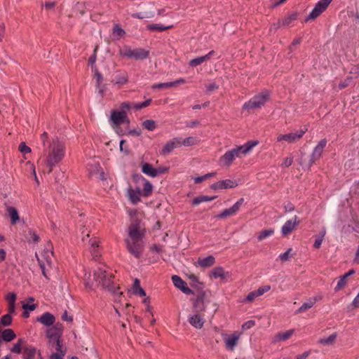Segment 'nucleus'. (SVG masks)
I'll return each instance as SVG.
<instances>
[{
    "instance_id": "nucleus-21",
    "label": "nucleus",
    "mask_w": 359,
    "mask_h": 359,
    "mask_svg": "<svg viewBox=\"0 0 359 359\" xmlns=\"http://www.w3.org/2000/svg\"><path fill=\"white\" fill-rule=\"evenodd\" d=\"M48 347L50 351H55V353L66 354L67 348L61 344V339L48 342Z\"/></svg>"
},
{
    "instance_id": "nucleus-40",
    "label": "nucleus",
    "mask_w": 359,
    "mask_h": 359,
    "mask_svg": "<svg viewBox=\"0 0 359 359\" xmlns=\"http://www.w3.org/2000/svg\"><path fill=\"white\" fill-rule=\"evenodd\" d=\"M131 16L135 18L144 19V18H151L154 16V15L152 11H149V12H140V13H133L131 15Z\"/></svg>"
},
{
    "instance_id": "nucleus-5",
    "label": "nucleus",
    "mask_w": 359,
    "mask_h": 359,
    "mask_svg": "<svg viewBox=\"0 0 359 359\" xmlns=\"http://www.w3.org/2000/svg\"><path fill=\"white\" fill-rule=\"evenodd\" d=\"M269 93L266 91L255 95L248 102H245L243 109L246 110H254L262 107L269 100Z\"/></svg>"
},
{
    "instance_id": "nucleus-26",
    "label": "nucleus",
    "mask_w": 359,
    "mask_h": 359,
    "mask_svg": "<svg viewBox=\"0 0 359 359\" xmlns=\"http://www.w3.org/2000/svg\"><path fill=\"white\" fill-rule=\"evenodd\" d=\"M194 307L196 313L201 314V312L205 311V305L204 304L203 295H199L194 303Z\"/></svg>"
},
{
    "instance_id": "nucleus-12",
    "label": "nucleus",
    "mask_w": 359,
    "mask_h": 359,
    "mask_svg": "<svg viewBox=\"0 0 359 359\" xmlns=\"http://www.w3.org/2000/svg\"><path fill=\"white\" fill-rule=\"evenodd\" d=\"M241 334L234 332L230 334H223V340L227 349L233 351L238 344Z\"/></svg>"
},
{
    "instance_id": "nucleus-17",
    "label": "nucleus",
    "mask_w": 359,
    "mask_h": 359,
    "mask_svg": "<svg viewBox=\"0 0 359 359\" xmlns=\"http://www.w3.org/2000/svg\"><path fill=\"white\" fill-rule=\"evenodd\" d=\"M180 147V138L175 137L171 140L168 141L163 147L162 150L160 151L161 155H167L170 154L173 149L177 147Z\"/></svg>"
},
{
    "instance_id": "nucleus-22",
    "label": "nucleus",
    "mask_w": 359,
    "mask_h": 359,
    "mask_svg": "<svg viewBox=\"0 0 359 359\" xmlns=\"http://www.w3.org/2000/svg\"><path fill=\"white\" fill-rule=\"evenodd\" d=\"M189 321L191 325L197 329H201L205 323V319L199 313L190 316Z\"/></svg>"
},
{
    "instance_id": "nucleus-43",
    "label": "nucleus",
    "mask_w": 359,
    "mask_h": 359,
    "mask_svg": "<svg viewBox=\"0 0 359 359\" xmlns=\"http://www.w3.org/2000/svg\"><path fill=\"white\" fill-rule=\"evenodd\" d=\"M142 126L144 128L147 129L148 130L152 131L154 130L156 127V123L153 120H146L142 123Z\"/></svg>"
},
{
    "instance_id": "nucleus-13",
    "label": "nucleus",
    "mask_w": 359,
    "mask_h": 359,
    "mask_svg": "<svg viewBox=\"0 0 359 359\" xmlns=\"http://www.w3.org/2000/svg\"><path fill=\"white\" fill-rule=\"evenodd\" d=\"M297 17L298 13L297 12L289 13L284 18L279 20L277 23H275L273 25L274 28L277 29L281 27H289L297 19Z\"/></svg>"
},
{
    "instance_id": "nucleus-3",
    "label": "nucleus",
    "mask_w": 359,
    "mask_h": 359,
    "mask_svg": "<svg viewBox=\"0 0 359 359\" xmlns=\"http://www.w3.org/2000/svg\"><path fill=\"white\" fill-rule=\"evenodd\" d=\"M259 144L257 140H250L245 144L236 147L232 149L227 151L219 158V164L225 166H229L233 160L237 158H241L243 156L247 155L252 149Z\"/></svg>"
},
{
    "instance_id": "nucleus-37",
    "label": "nucleus",
    "mask_w": 359,
    "mask_h": 359,
    "mask_svg": "<svg viewBox=\"0 0 359 359\" xmlns=\"http://www.w3.org/2000/svg\"><path fill=\"white\" fill-rule=\"evenodd\" d=\"M172 27H173L172 25L163 26V25H158V24H151V25H147V29H149L150 31L162 32V31L168 30V29L172 28Z\"/></svg>"
},
{
    "instance_id": "nucleus-39",
    "label": "nucleus",
    "mask_w": 359,
    "mask_h": 359,
    "mask_svg": "<svg viewBox=\"0 0 359 359\" xmlns=\"http://www.w3.org/2000/svg\"><path fill=\"white\" fill-rule=\"evenodd\" d=\"M133 49L128 46H123L119 50V55L123 57H128L132 59Z\"/></svg>"
},
{
    "instance_id": "nucleus-47",
    "label": "nucleus",
    "mask_w": 359,
    "mask_h": 359,
    "mask_svg": "<svg viewBox=\"0 0 359 359\" xmlns=\"http://www.w3.org/2000/svg\"><path fill=\"white\" fill-rule=\"evenodd\" d=\"M173 87L172 82L159 83L152 86V88H168Z\"/></svg>"
},
{
    "instance_id": "nucleus-29",
    "label": "nucleus",
    "mask_w": 359,
    "mask_h": 359,
    "mask_svg": "<svg viewBox=\"0 0 359 359\" xmlns=\"http://www.w3.org/2000/svg\"><path fill=\"white\" fill-rule=\"evenodd\" d=\"M215 259L213 256L210 255L203 259H199L198 263L199 266L203 268H207L212 266L215 264Z\"/></svg>"
},
{
    "instance_id": "nucleus-27",
    "label": "nucleus",
    "mask_w": 359,
    "mask_h": 359,
    "mask_svg": "<svg viewBox=\"0 0 359 359\" xmlns=\"http://www.w3.org/2000/svg\"><path fill=\"white\" fill-rule=\"evenodd\" d=\"M316 298H310L306 302H304L296 311L295 313L298 314L300 313L305 312L309 309L312 308L316 303Z\"/></svg>"
},
{
    "instance_id": "nucleus-23",
    "label": "nucleus",
    "mask_w": 359,
    "mask_h": 359,
    "mask_svg": "<svg viewBox=\"0 0 359 359\" xmlns=\"http://www.w3.org/2000/svg\"><path fill=\"white\" fill-rule=\"evenodd\" d=\"M55 320V316L49 312L44 313L41 317L37 318V321H39L45 326H50L53 325Z\"/></svg>"
},
{
    "instance_id": "nucleus-63",
    "label": "nucleus",
    "mask_w": 359,
    "mask_h": 359,
    "mask_svg": "<svg viewBox=\"0 0 359 359\" xmlns=\"http://www.w3.org/2000/svg\"><path fill=\"white\" fill-rule=\"evenodd\" d=\"M310 355V351H305L303 353L298 355L297 356V359H306Z\"/></svg>"
},
{
    "instance_id": "nucleus-10",
    "label": "nucleus",
    "mask_w": 359,
    "mask_h": 359,
    "mask_svg": "<svg viewBox=\"0 0 359 359\" xmlns=\"http://www.w3.org/2000/svg\"><path fill=\"white\" fill-rule=\"evenodd\" d=\"M63 333V327L61 323H56L53 327L46 330V337L48 339V342L58 340L61 339Z\"/></svg>"
},
{
    "instance_id": "nucleus-46",
    "label": "nucleus",
    "mask_w": 359,
    "mask_h": 359,
    "mask_svg": "<svg viewBox=\"0 0 359 359\" xmlns=\"http://www.w3.org/2000/svg\"><path fill=\"white\" fill-rule=\"evenodd\" d=\"M346 285V279L342 276L339 277V280L337 283V286L334 288L335 291H339L344 288Z\"/></svg>"
},
{
    "instance_id": "nucleus-57",
    "label": "nucleus",
    "mask_w": 359,
    "mask_h": 359,
    "mask_svg": "<svg viewBox=\"0 0 359 359\" xmlns=\"http://www.w3.org/2000/svg\"><path fill=\"white\" fill-rule=\"evenodd\" d=\"M258 297L257 294L256 293L255 290L250 292L246 297L245 301L251 302L255 300V298Z\"/></svg>"
},
{
    "instance_id": "nucleus-42",
    "label": "nucleus",
    "mask_w": 359,
    "mask_h": 359,
    "mask_svg": "<svg viewBox=\"0 0 359 359\" xmlns=\"http://www.w3.org/2000/svg\"><path fill=\"white\" fill-rule=\"evenodd\" d=\"M273 233L274 230L273 229L263 230L259 233V234L257 236V238L259 241H262L266 238L267 237L273 235Z\"/></svg>"
},
{
    "instance_id": "nucleus-19",
    "label": "nucleus",
    "mask_w": 359,
    "mask_h": 359,
    "mask_svg": "<svg viewBox=\"0 0 359 359\" xmlns=\"http://www.w3.org/2000/svg\"><path fill=\"white\" fill-rule=\"evenodd\" d=\"M134 178L136 181L142 180L144 183V189L143 190H142V196L148 197L151 196L153 191V185L147 180H146L143 176L140 175H137L136 176L134 177Z\"/></svg>"
},
{
    "instance_id": "nucleus-2",
    "label": "nucleus",
    "mask_w": 359,
    "mask_h": 359,
    "mask_svg": "<svg viewBox=\"0 0 359 359\" xmlns=\"http://www.w3.org/2000/svg\"><path fill=\"white\" fill-rule=\"evenodd\" d=\"M45 163L48 168V173H50L53 169L65 157V145L58 137L53 138L44 150Z\"/></svg>"
},
{
    "instance_id": "nucleus-51",
    "label": "nucleus",
    "mask_w": 359,
    "mask_h": 359,
    "mask_svg": "<svg viewBox=\"0 0 359 359\" xmlns=\"http://www.w3.org/2000/svg\"><path fill=\"white\" fill-rule=\"evenodd\" d=\"M19 150L23 154H28L31 152L30 147L27 146L23 142L19 144Z\"/></svg>"
},
{
    "instance_id": "nucleus-38",
    "label": "nucleus",
    "mask_w": 359,
    "mask_h": 359,
    "mask_svg": "<svg viewBox=\"0 0 359 359\" xmlns=\"http://www.w3.org/2000/svg\"><path fill=\"white\" fill-rule=\"evenodd\" d=\"M212 274L215 278H224L226 277L229 273L225 272L222 267H216L212 269Z\"/></svg>"
},
{
    "instance_id": "nucleus-36",
    "label": "nucleus",
    "mask_w": 359,
    "mask_h": 359,
    "mask_svg": "<svg viewBox=\"0 0 359 359\" xmlns=\"http://www.w3.org/2000/svg\"><path fill=\"white\" fill-rule=\"evenodd\" d=\"M199 142L198 139L196 137H189L184 140L180 138V147L182 145L189 147L196 144Z\"/></svg>"
},
{
    "instance_id": "nucleus-59",
    "label": "nucleus",
    "mask_w": 359,
    "mask_h": 359,
    "mask_svg": "<svg viewBox=\"0 0 359 359\" xmlns=\"http://www.w3.org/2000/svg\"><path fill=\"white\" fill-rule=\"evenodd\" d=\"M65 355V354L54 353V351H52L50 359H64Z\"/></svg>"
},
{
    "instance_id": "nucleus-9",
    "label": "nucleus",
    "mask_w": 359,
    "mask_h": 359,
    "mask_svg": "<svg viewBox=\"0 0 359 359\" xmlns=\"http://www.w3.org/2000/svg\"><path fill=\"white\" fill-rule=\"evenodd\" d=\"M306 131V129H301L296 132L290 133L288 134H280L277 137V141H285L289 144L296 142L302 137V136L305 134Z\"/></svg>"
},
{
    "instance_id": "nucleus-48",
    "label": "nucleus",
    "mask_w": 359,
    "mask_h": 359,
    "mask_svg": "<svg viewBox=\"0 0 359 359\" xmlns=\"http://www.w3.org/2000/svg\"><path fill=\"white\" fill-rule=\"evenodd\" d=\"M113 34L118 36H123L126 34V32L121 27L116 25L114 26L113 29Z\"/></svg>"
},
{
    "instance_id": "nucleus-15",
    "label": "nucleus",
    "mask_w": 359,
    "mask_h": 359,
    "mask_svg": "<svg viewBox=\"0 0 359 359\" xmlns=\"http://www.w3.org/2000/svg\"><path fill=\"white\" fill-rule=\"evenodd\" d=\"M244 199L240 198L231 208L224 210L220 214L217 215V218H225L229 216L234 215L240 209Z\"/></svg>"
},
{
    "instance_id": "nucleus-55",
    "label": "nucleus",
    "mask_w": 359,
    "mask_h": 359,
    "mask_svg": "<svg viewBox=\"0 0 359 359\" xmlns=\"http://www.w3.org/2000/svg\"><path fill=\"white\" fill-rule=\"evenodd\" d=\"M36 308V305L35 304H29V303H26V304H23L22 305V309L25 310V311H32L34 310H35Z\"/></svg>"
},
{
    "instance_id": "nucleus-7",
    "label": "nucleus",
    "mask_w": 359,
    "mask_h": 359,
    "mask_svg": "<svg viewBox=\"0 0 359 359\" xmlns=\"http://www.w3.org/2000/svg\"><path fill=\"white\" fill-rule=\"evenodd\" d=\"M110 118L112 121L113 128L117 133H118V130L122 123H129V120L124 110L119 111L115 110L112 111Z\"/></svg>"
},
{
    "instance_id": "nucleus-56",
    "label": "nucleus",
    "mask_w": 359,
    "mask_h": 359,
    "mask_svg": "<svg viewBox=\"0 0 359 359\" xmlns=\"http://www.w3.org/2000/svg\"><path fill=\"white\" fill-rule=\"evenodd\" d=\"M255 325V321L250 320H248V321L245 322V323H243V325H242V328H243V330H249V329L252 328Z\"/></svg>"
},
{
    "instance_id": "nucleus-44",
    "label": "nucleus",
    "mask_w": 359,
    "mask_h": 359,
    "mask_svg": "<svg viewBox=\"0 0 359 359\" xmlns=\"http://www.w3.org/2000/svg\"><path fill=\"white\" fill-rule=\"evenodd\" d=\"M0 323L4 326H9L12 323V317L10 313L3 316L1 318Z\"/></svg>"
},
{
    "instance_id": "nucleus-53",
    "label": "nucleus",
    "mask_w": 359,
    "mask_h": 359,
    "mask_svg": "<svg viewBox=\"0 0 359 359\" xmlns=\"http://www.w3.org/2000/svg\"><path fill=\"white\" fill-rule=\"evenodd\" d=\"M292 251V249L291 248H289L286 252H285L284 253H282L279 255V259L282 261V262H286L289 259V257H290V252Z\"/></svg>"
},
{
    "instance_id": "nucleus-20",
    "label": "nucleus",
    "mask_w": 359,
    "mask_h": 359,
    "mask_svg": "<svg viewBox=\"0 0 359 359\" xmlns=\"http://www.w3.org/2000/svg\"><path fill=\"white\" fill-rule=\"evenodd\" d=\"M238 184L231 180H225L217 182L212 184L210 187L212 189H223L228 188H233L237 187Z\"/></svg>"
},
{
    "instance_id": "nucleus-54",
    "label": "nucleus",
    "mask_w": 359,
    "mask_h": 359,
    "mask_svg": "<svg viewBox=\"0 0 359 359\" xmlns=\"http://www.w3.org/2000/svg\"><path fill=\"white\" fill-rule=\"evenodd\" d=\"M292 162H293V157H292V156L287 157V158H284V160L281 164V167H284V168L289 167L292 165Z\"/></svg>"
},
{
    "instance_id": "nucleus-45",
    "label": "nucleus",
    "mask_w": 359,
    "mask_h": 359,
    "mask_svg": "<svg viewBox=\"0 0 359 359\" xmlns=\"http://www.w3.org/2000/svg\"><path fill=\"white\" fill-rule=\"evenodd\" d=\"M116 83L123 85L126 84L128 82V76L126 74H120L117 75L115 79Z\"/></svg>"
},
{
    "instance_id": "nucleus-64",
    "label": "nucleus",
    "mask_w": 359,
    "mask_h": 359,
    "mask_svg": "<svg viewBox=\"0 0 359 359\" xmlns=\"http://www.w3.org/2000/svg\"><path fill=\"white\" fill-rule=\"evenodd\" d=\"M351 306L353 308H358L359 306V296L357 295L351 303Z\"/></svg>"
},
{
    "instance_id": "nucleus-34",
    "label": "nucleus",
    "mask_w": 359,
    "mask_h": 359,
    "mask_svg": "<svg viewBox=\"0 0 359 359\" xmlns=\"http://www.w3.org/2000/svg\"><path fill=\"white\" fill-rule=\"evenodd\" d=\"M25 340L23 339H19L18 341L11 348V351L15 353H20L23 351L24 345L25 344Z\"/></svg>"
},
{
    "instance_id": "nucleus-41",
    "label": "nucleus",
    "mask_w": 359,
    "mask_h": 359,
    "mask_svg": "<svg viewBox=\"0 0 359 359\" xmlns=\"http://www.w3.org/2000/svg\"><path fill=\"white\" fill-rule=\"evenodd\" d=\"M207 60H208V57L203 55L192 59L191 60H190L189 65L191 67H196Z\"/></svg>"
},
{
    "instance_id": "nucleus-30",
    "label": "nucleus",
    "mask_w": 359,
    "mask_h": 359,
    "mask_svg": "<svg viewBox=\"0 0 359 359\" xmlns=\"http://www.w3.org/2000/svg\"><path fill=\"white\" fill-rule=\"evenodd\" d=\"M36 349L34 346H27L23 348V359H34Z\"/></svg>"
},
{
    "instance_id": "nucleus-50",
    "label": "nucleus",
    "mask_w": 359,
    "mask_h": 359,
    "mask_svg": "<svg viewBox=\"0 0 359 359\" xmlns=\"http://www.w3.org/2000/svg\"><path fill=\"white\" fill-rule=\"evenodd\" d=\"M271 289L270 285H265L263 287H259L257 290H255L257 296L259 297L264 294L265 292H268Z\"/></svg>"
},
{
    "instance_id": "nucleus-24",
    "label": "nucleus",
    "mask_w": 359,
    "mask_h": 359,
    "mask_svg": "<svg viewBox=\"0 0 359 359\" xmlns=\"http://www.w3.org/2000/svg\"><path fill=\"white\" fill-rule=\"evenodd\" d=\"M294 330H293V329L287 330L285 332H278L274 336L273 342L277 343V342H280V341H286L292 337V335L294 334Z\"/></svg>"
},
{
    "instance_id": "nucleus-28",
    "label": "nucleus",
    "mask_w": 359,
    "mask_h": 359,
    "mask_svg": "<svg viewBox=\"0 0 359 359\" xmlns=\"http://www.w3.org/2000/svg\"><path fill=\"white\" fill-rule=\"evenodd\" d=\"M142 172L151 177H156V170L151 164L144 163L142 164Z\"/></svg>"
},
{
    "instance_id": "nucleus-35",
    "label": "nucleus",
    "mask_w": 359,
    "mask_h": 359,
    "mask_svg": "<svg viewBox=\"0 0 359 359\" xmlns=\"http://www.w3.org/2000/svg\"><path fill=\"white\" fill-rule=\"evenodd\" d=\"M216 198H217V196H211V197H209L207 196H199L194 198L192 200V204L194 205H198L203 202L211 201Z\"/></svg>"
},
{
    "instance_id": "nucleus-11",
    "label": "nucleus",
    "mask_w": 359,
    "mask_h": 359,
    "mask_svg": "<svg viewBox=\"0 0 359 359\" xmlns=\"http://www.w3.org/2000/svg\"><path fill=\"white\" fill-rule=\"evenodd\" d=\"M83 242H88L90 245V250L93 259L100 257V253L99 251V241L97 238H90L89 233H87L82 238Z\"/></svg>"
},
{
    "instance_id": "nucleus-16",
    "label": "nucleus",
    "mask_w": 359,
    "mask_h": 359,
    "mask_svg": "<svg viewBox=\"0 0 359 359\" xmlns=\"http://www.w3.org/2000/svg\"><path fill=\"white\" fill-rule=\"evenodd\" d=\"M174 285L186 294H193V291L187 286V283L179 276L173 275L171 278Z\"/></svg>"
},
{
    "instance_id": "nucleus-61",
    "label": "nucleus",
    "mask_w": 359,
    "mask_h": 359,
    "mask_svg": "<svg viewBox=\"0 0 359 359\" xmlns=\"http://www.w3.org/2000/svg\"><path fill=\"white\" fill-rule=\"evenodd\" d=\"M156 176L158 175L164 174L168 172V168L165 167H161L158 168H156Z\"/></svg>"
},
{
    "instance_id": "nucleus-49",
    "label": "nucleus",
    "mask_w": 359,
    "mask_h": 359,
    "mask_svg": "<svg viewBox=\"0 0 359 359\" xmlns=\"http://www.w3.org/2000/svg\"><path fill=\"white\" fill-rule=\"evenodd\" d=\"M6 299L8 302V304H15L16 301V294L14 292H10L6 296Z\"/></svg>"
},
{
    "instance_id": "nucleus-33",
    "label": "nucleus",
    "mask_w": 359,
    "mask_h": 359,
    "mask_svg": "<svg viewBox=\"0 0 359 359\" xmlns=\"http://www.w3.org/2000/svg\"><path fill=\"white\" fill-rule=\"evenodd\" d=\"M337 337V334L334 332L328 337L320 339L318 343L324 346L332 345L335 342Z\"/></svg>"
},
{
    "instance_id": "nucleus-32",
    "label": "nucleus",
    "mask_w": 359,
    "mask_h": 359,
    "mask_svg": "<svg viewBox=\"0 0 359 359\" xmlns=\"http://www.w3.org/2000/svg\"><path fill=\"white\" fill-rule=\"evenodd\" d=\"M16 337V334L11 329H6L2 332L1 338L5 341H11Z\"/></svg>"
},
{
    "instance_id": "nucleus-18",
    "label": "nucleus",
    "mask_w": 359,
    "mask_h": 359,
    "mask_svg": "<svg viewBox=\"0 0 359 359\" xmlns=\"http://www.w3.org/2000/svg\"><path fill=\"white\" fill-rule=\"evenodd\" d=\"M127 196L132 203L137 204L140 201V197L142 196V191L140 187H137L136 189L129 188L127 190Z\"/></svg>"
},
{
    "instance_id": "nucleus-58",
    "label": "nucleus",
    "mask_w": 359,
    "mask_h": 359,
    "mask_svg": "<svg viewBox=\"0 0 359 359\" xmlns=\"http://www.w3.org/2000/svg\"><path fill=\"white\" fill-rule=\"evenodd\" d=\"M219 88L218 85L215 83H211L206 86V89L208 93H211Z\"/></svg>"
},
{
    "instance_id": "nucleus-14",
    "label": "nucleus",
    "mask_w": 359,
    "mask_h": 359,
    "mask_svg": "<svg viewBox=\"0 0 359 359\" xmlns=\"http://www.w3.org/2000/svg\"><path fill=\"white\" fill-rule=\"evenodd\" d=\"M300 221L297 216H294L292 219L286 221L281 228V232L283 236L290 234L299 224Z\"/></svg>"
},
{
    "instance_id": "nucleus-8",
    "label": "nucleus",
    "mask_w": 359,
    "mask_h": 359,
    "mask_svg": "<svg viewBox=\"0 0 359 359\" xmlns=\"http://www.w3.org/2000/svg\"><path fill=\"white\" fill-rule=\"evenodd\" d=\"M332 0H320L315 6L314 8L306 18V21L314 20L318 17L325 9Z\"/></svg>"
},
{
    "instance_id": "nucleus-62",
    "label": "nucleus",
    "mask_w": 359,
    "mask_h": 359,
    "mask_svg": "<svg viewBox=\"0 0 359 359\" xmlns=\"http://www.w3.org/2000/svg\"><path fill=\"white\" fill-rule=\"evenodd\" d=\"M323 241V239L322 238H320L319 236L316 239L313 246L316 248H319Z\"/></svg>"
},
{
    "instance_id": "nucleus-25",
    "label": "nucleus",
    "mask_w": 359,
    "mask_h": 359,
    "mask_svg": "<svg viewBox=\"0 0 359 359\" xmlns=\"http://www.w3.org/2000/svg\"><path fill=\"white\" fill-rule=\"evenodd\" d=\"M149 50L143 48L133 49L132 59L139 60L146 59L149 56Z\"/></svg>"
},
{
    "instance_id": "nucleus-60",
    "label": "nucleus",
    "mask_w": 359,
    "mask_h": 359,
    "mask_svg": "<svg viewBox=\"0 0 359 359\" xmlns=\"http://www.w3.org/2000/svg\"><path fill=\"white\" fill-rule=\"evenodd\" d=\"M62 319L65 321L67 322H72L73 317L72 316H69L67 311H65L63 314L62 315Z\"/></svg>"
},
{
    "instance_id": "nucleus-6",
    "label": "nucleus",
    "mask_w": 359,
    "mask_h": 359,
    "mask_svg": "<svg viewBox=\"0 0 359 359\" xmlns=\"http://www.w3.org/2000/svg\"><path fill=\"white\" fill-rule=\"evenodd\" d=\"M326 144L327 140H321L316 146V147L313 150V152L311 154L309 161L302 162V165L307 168H310L312 166V165H313L316 161H318L320 158Z\"/></svg>"
},
{
    "instance_id": "nucleus-4",
    "label": "nucleus",
    "mask_w": 359,
    "mask_h": 359,
    "mask_svg": "<svg viewBox=\"0 0 359 359\" xmlns=\"http://www.w3.org/2000/svg\"><path fill=\"white\" fill-rule=\"evenodd\" d=\"M114 278L111 270L105 265L99 266L94 271V279L98 285H102L111 292L116 293L118 287L114 283Z\"/></svg>"
},
{
    "instance_id": "nucleus-1",
    "label": "nucleus",
    "mask_w": 359,
    "mask_h": 359,
    "mask_svg": "<svg viewBox=\"0 0 359 359\" xmlns=\"http://www.w3.org/2000/svg\"><path fill=\"white\" fill-rule=\"evenodd\" d=\"M127 236L124 243L127 251L134 257L139 259L143 254L145 247V227L138 219H133L128 225Z\"/></svg>"
},
{
    "instance_id": "nucleus-52",
    "label": "nucleus",
    "mask_w": 359,
    "mask_h": 359,
    "mask_svg": "<svg viewBox=\"0 0 359 359\" xmlns=\"http://www.w3.org/2000/svg\"><path fill=\"white\" fill-rule=\"evenodd\" d=\"M151 102V99H148V100H147L146 101H144L143 102L135 104L134 105V107L136 109H140L142 108H144V107H146L149 106Z\"/></svg>"
},
{
    "instance_id": "nucleus-31",
    "label": "nucleus",
    "mask_w": 359,
    "mask_h": 359,
    "mask_svg": "<svg viewBox=\"0 0 359 359\" xmlns=\"http://www.w3.org/2000/svg\"><path fill=\"white\" fill-rule=\"evenodd\" d=\"M6 210L8 215L11 217V224H15L20 219L17 209L14 207H8Z\"/></svg>"
}]
</instances>
